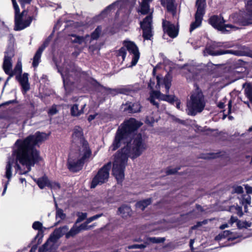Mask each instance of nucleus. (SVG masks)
Segmentation results:
<instances>
[{"label":"nucleus","instance_id":"22","mask_svg":"<svg viewBox=\"0 0 252 252\" xmlns=\"http://www.w3.org/2000/svg\"><path fill=\"white\" fill-rule=\"evenodd\" d=\"M34 180L41 189L45 187H49L51 189H59L60 188L58 183L50 182L46 176H43L37 179H34Z\"/></svg>","mask_w":252,"mask_h":252},{"label":"nucleus","instance_id":"52","mask_svg":"<svg viewBox=\"0 0 252 252\" xmlns=\"http://www.w3.org/2000/svg\"><path fill=\"white\" fill-rule=\"evenodd\" d=\"M246 10L248 13L252 15V0L248 1L246 5Z\"/></svg>","mask_w":252,"mask_h":252},{"label":"nucleus","instance_id":"54","mask_svg":"<svg viewBox=\"0 0 252 252\" xmlns=\"http://www.w3.org/2000/svg\"><path fill=\"white\" fill-rule=\"evenodd\" d=\"M88 223H87L86 221L85 223H82L80 226H78V227L80 229V232L82 230H87L90 228L91 226H88Z\"/></svg>","mask_w":252,"mask_h":252},{"label":"nucleus","instance_id":"32","mask_svg":"<svg viewBox=\"0 0 252 252\" xmlns=\"http://www.w3.org/2000/svg\"><path fill=\"white\" fill-rule=\"evenodd\" d=\"M118 211L120 214L123 218L127 217L131 215V208L127 205L122 206L119 208Z\"/></svg>","mask_w":252,"mask_h":252},{"label":"nucleus","instance_id":"61","mask_svg":"<svg viewBox=\"0 0 252 252\" xmlns=\"http://www.w3.org/2000/svg\"><path fill=\"white\" fill-rule=\"evenodd\" d=\"M232 108V100H230L228 103V114H230L231 113Z\"/></svg>","mask_w":252,"mask_h":252},{"label":"nucleus","instance_id":"46","mask_svg":"<svg viewBox=\"0 0 252 252\" xmlns=\"http://www.w3.org/2000/svg\"><path fill=\"white\" fill-rule=\"evenodd\" d=\"M51 37L49 36L44 42L43 44L39 47L38 49L39 50L43 52L44 50L45 49V48L48 45L50 40H51Z\"/></svg>","mask_w":252,"mask_h":252},{"label":"nucleus","instance_id":"27","mask_svg":"<svg viewBox=\"0 0 252 252\" xmlns=\"http://www.w3.org/2000/svg\"><path fill=\"white\" fill-rule=\"evenodd\" d=\"M240 71H234L233 70L230 72L228 78L231 79V82H234L240 79H243L245 77V70L244 68H241Z\"/></svg>","mask_w":252,"mask_h":252},{"label":"nucleus","instance_id":"50","mask_svg":"<svg viewBox=\"0 0 252 252\" xmlns=\"http://www.w3.org/2000/svg\"><path fill=\"white\" fill-rule=\"evenodd\" d=\"M102 215H103V214H97V215H94L93 217H91L87 219V223H89L91 222L92 221H93L95 220H97V219L101 217Z\"/></svg>","mask_w":252,"mask_h":252},{"label":"nucleus","instance_id":"37","mask_svg":"<svg viewBox=\"0 0 252 252\" xmlns=\"http://www.w3.org/2000/svg\"><path fill=\"white\" fill-rule=\"evenodd\" d=\"M101 32V28L100 26L97 27L94 31L92 33L91 35H90V38L89 39L88 44L91 43L92 40L97 39Z\"/></svg>","mask_w":252,"mask_h":252},{"label":"nucleus","instance_id":"31","mask_svg":"<svg viewBox=\"0 0 252 252\" xmlns=\"http://www.w3.org/2000/svg\"><path fill=\"white\" fill-rule=\"evenodd\" d=\"M152 0H142L140 4L139 12L142 14H146L150 11L149 2Z\"/></svg>","mask_w":252,"mask_h":252},{"label":"nucleus","instance_id":"51","mask_svg":"<svg viewBox=\"0 0 252 252\" xmlns=\"http://www.w3.org/2000/svg\"><path fill=\"white\" fill-rule=\"evenodd\" d=\"M179 169H180V167H178L177 168H168L166 169V173L167 175L174 174L176 173Z\"/></svg>","mask_w":252,"mask_h":252},{"label":"nucleus","instance_id":"23","mask_svg":"<svg viewBox=\"0 0 252 252\" xmlns=\"http://www.w3.org/2000/svg\"><path fill=\"white\" fill-rule=\"evenodd\" d=\"M72 138V142L78 145L82 144L83 142H87L83 138L82 129L79 126H76L74 128Z\"/></svg>","mask_w":252,"mask_h":252},{"label":"nucleus","instance_id":"36","mask_svg":"<svg viewBox=\"0 0 252 252\" xmlns=\"http://www.w3.org/2000/svg\"><path fill=\"white\" fill-rule=\"evenodd\" d=\"M42 53V52L39 50L38 49L36 52L33 58L32 66L34 67H36L40 62V59Z\"/></svg>","mask_w":252,"mask_h":252},{"label":"nucleus","instance_id":"11","mask_svg":"<svg viewBox=\"0 0 252 252\" xmlns=\"http://www.w3.org/2000/svg\"><path fill=\"white\" fill-rule=\"evenodd\" d=\"M232 22L240 26L252 25V15L248 12L235 13L231 16Z\"/></svg>","mask_w":252,"mask_h":252},{"label":"nucleus","instance_id":"29","mask_svg":"<svg viewBox=\"0 0 252 252\" xmlns=\"http://www.w3.org/2000/svg\"><path fill=\"white\" fill-rule=\"evenodd\" d=\"M243 87L245 88V94L252 103V84L251 83L243 84Z\"/></svg>","mask_w":252,"mask_h":252},{"label":"nucleus","instance_id":"45","mask_svg":"<svg viewBox=\"0 0 252 252\" xmlns=\"http://www.w3.org/2000/svg\"><path fill=\"white\" fill-rule=\"evenodd\" d=\"M51 37L49 36L44 42L43 44L39 47L38 49L39 50L43 52L44 50L45 49V48L48 45L50 40H51Z\"/></svg>","mask_w":252,"mask_h":252},{"label":"nucleus","instance_id":"57","mask_svg":"<svg viewBox=\"0 0 252 252\" xmlns=\"http://www.w3.org/2000/svg\"><path fill=\"white\" fill-rule=\"evenodd\" d=\"M234 190V192L237 193L238 194H241L244 192L243 188L240 186H238L235 187Z\"/></svg>","mask_w":252,"mask_h":252},{"label":"nucleus","instance_id":"55","mask_svg":"<svg viewBox=\"0 0 252 252\" xmlns=\"http://www.w3.org/2000/svg\"><path fill=\"white\" fill-rule=\"evenodd\" d=\"M240 220L237 217L231 216L230 220L228 221V223L231 225H232L234 223L236 222V224H238V221Z\"/></svg>","mask_w":252,"mask_h":252},{"label":"nucleus","instance_id":"26","mask_svg":"<svg viewBox=\"0 0 252 252\" xmlns=\"http://www.w3.org/2000/svg\"><path fill=\"white\" fill-rule=\"evenodd\" d=\"M16 79L22 86L23 89L25 92L30 89V84L28 82V74L24 73L22 75H17Z\"/></svg>","mask_w":252,"mask_h":252},{"label":"nucleus","instance_id":"25","mask_svg":"<svg viewBox=\"0 0 252 252\" xmlns=\"http://www.w3.org/2000/svg\"><path fill=\"white\" fill-rule=\"evenodd\" d=\"M162 6L166 7L168 12L171 13L173 17L176 15V5L174 0H160Z\"/></svg>","mask_w":252,"mask_h":252},{"label":"nucleus","instance_id":"34","mask_svg":"<svg viewBox=\"0 0 252 252\" xmlns=\"http://www.w3.org/2000/svg\"><path fill=\"white\" fill-rule=\"evenodd\" d=\"M151 203V199L148 198L142 201H140L136 203V207L137 209H139L141 210H144V209Z\"/></svg>","mask_w":252,"mask_h":252},{"label":"nucleus","instance_id":"14","mask_svg":"<svg viewBox=\"0 0 252 252\" xmlns=\"http://www.w3.org/2000/svg\"><path fill=\"white\" fill-rule=\"evenodd\" d=\"M84 163L78 157L75 155L73 152H71L69 155L67 160V167L73 172H76L82 169Z\"/></svg>","mask_w":252,"mask_h":252},{"label":"nucleus","instance_id":"15","mask_svg":"<svg viewBox=\"0 0 252 252\" xmlns=\"http://www.w3.org/2000/svg\"><path fill=\"white\" fill-rule=\"evenodd\" d=\"M165 241L164 238L161 237H151L147 238L144 240V243L139 244H133L126 247V251L127 249H140L143 250L146 248L151 243H160Z\"/></svg>","mask_w":252,"mask_h":252},{"label":"nucleus","instance_id":"21","mask_svg":"<svg viewBox=\"0 0 252 252\" xmlns=\"http://www.w3.org/2000/svg\"><path fill=\"white\" fill-rule=\"evenodd\" d=\"M69 228L67 225H64L62 227L56 228L54 232L51 234L48 241H52L54 243L56 242L63 235L66 236V233L67 232Z\"/></svg>","mask_w":252,"mask_h":252},{"label":"nucleus","instance_id":"9","mask_svg":"<svg viewBox=\"0 0 252 252\" xmlns=\"http://www.w3.org/2000/svg\"><path fill=\"white\" fill-rule=\"evenodd\" d=\"M111 167V162H109L100 169L92 180L91 185V188H94L96 186L101 185L107 181L109 177V170Z\"/></svg>","mask_w":252,"mask_h":252},{"label":"nucleus","instance_id":"47","mask_svg":"<svg viewBox=\"0 0 252 252\" xmlns=\"http://www.w3.org/2000/svg\"><path fill=\"white\" fill-rule=\"evenodd\" d=\"M189 70L190 73H191L195 75H197L198 74L200 73L202 69L201 68H198L193 66L190 65Z\"/></svg>","mask_w":252,"mask_h":252},{"label":"nucleus","instance_id":"64","mask_svg":"<svg viewBox=\"0 0 252 252\" xmlns=\"http://www.w3.org/2000/svg\"><path fill=\"white\" fill-rule=\"evenodd\" d=\"M225 105L224 103L222 102H219L218 104V107L220 109H223L224 108Z\"/></svg>","mask_w":252,"mask_h":252},{"label":"nucleus","instance_id":"42","mask_svg":"<svg viewBox=\"0 0 252 252\" xmlns=\"http://www.w3.org/2000/svg\"><path fill=\"white\" fill-rule=\"evenodd\" d=\"M56 217L57 219L60 218L61 220H63L65 218L66 215L62 209L57 208L56 212Z\"/></svg>","mask_w":252,"mask_h":252},{"label":"nucleus","instance_id":"8","mask_svg":"<svg viewBox=\"0 0 252 252\" xmlns=\"http://www.w3.org/2000/svg\"><path fill=\"white\" fill-rule=\"evenodd\" d=\"M13 7L15 10V31H20L29 26L33 20L32 16H29L25 20L22 19V16L19 14L20 9L15 1V0H11Z\"/></svg>","mask_w":252,"mask_h":252},{"label":"nucleus","instance_id":"41","mask_svg":"<svg viewBox=\"0 0 252 252\" xmlns=\"http://www.w3.org/2000/svg\"><path fill=\"white\" fill-rule=\"evenodd\" d=\"M220 157V153H208L204 156H202L201 158L204 159H215Z\"/></svg>","mask_w":252,"mask_h":252},{"label":"nucleus","instance_id":"49","mask_svg":"<svg viewBox=\"0 0 252 252\" xmlns=\"http://www.w3.org/2000/svg\"><path fill=\"white\" fill-rule=\"evenodd\" d=\"M222 29L220 30L222 32H228V30H226L227 28H234L235 27L231 24H225V23L222 25Z\"/></svg>","mask_w":252,"mask_h":252},{"label":"nucleus","instance_id":"39","mask_svg":"<svg viewBox=\"0 0 252 252\" xmlns=\"http://www.w3.org/2000/svg\"><path fill=\"white\" fill-rule=\"evenodd\" d=\"M22 71V63L21 62L18 61L14 70L12 69V72L14 75L16 74H17V75H19L21 74Z\"/></svg>","mask_w":252,"mask_h":252},{"label":"nucleus","instance_id":"35","mask_svg":"<svg viewBox=\"0 0 252 252\" xmlns=\"http://www.w3.org/2000/svg\"><path fill=\"white\" fill-rule=\"evenodd\" d=\"M32 227L33 229L38 231L36 238L38 237L39 235H42L43 226L41 222L39 221H34L32 224Z\"/></svg>","mask_w":252,"mask_h":252},{"label":"nucleus","instance_id":"17","mask_svg":"<svg viewBox=\"0 0 252 252\" xmlns=\"http://www.w3.org/2000/svg\"><path fill=\"white\" fill-rule=\"evenodd\" d=\"M162 27L165 33L172 38H175L179 33V27L178 25H174L165 20H163Z\"/></svg>","mask_w":252,"mask_h":252},{"label":"nucleus","instance_id":"18","mask_svg":"<svg viewBox=\"0 0 252 252\" xmlns=\"http://www.w3.org/2000/svg\"><path fill=\"white\" fill-rule=\"evenodd\" d=\"M118 8V10L116 13L119 15L122 13H128V4L127 2L124 1H119L110 5L103 11V13H106L113 9Z\"/></svg>","mask_w":252,"mask_h":252},{"label":"nucleus","instance_id":"53","mask_svg":"<svg viewBox=\"0 0 252 252\" xmlns=\"http://www.w3.org/2000/svg\"><path fill=\"white\" fill-rule=\"evenodd\" d=\"M156 121V120L152 116H149L147 117L145 122L146 123L152 125Z\"/></svg>","mask_w":252,"mask_h":252},{"label":"nucleus","instance_id":"59","mask_svg":"<svg viewBox=\"0 0 252 252\" xmlns=\"http://www.w3.org/2000/svg\"><path fill=\"white\" fill-rule=\"evenodd\" d=\"M147 238V237H145L143 239H142L141 237H139L138 238H135L133 240V241L135 242L144 243V240H145Z\"/></svg>","mask_w":252,"mask_h":252},{"label":"nucleus","instance_id":"62","mask_svg":"<svg viewBox=\"0 0 252 252\" xmlns=\"http://www.w3.org/2000/svg\"><path fill=\"white\" fill-rule=\"evenodd\" d=\"M239 236H234L233 235V234L232 233L231 235H229L228 238H227V240L228 241H233L235 239H236V238H238Z\"/></svg>","mask_w":252,"mask_h":252},{"label":"nucleus","instance_id":"28","mask_svg":"<svg viewBox=\"0 0 252 252\" xmlns=\"http://www.w3.org/2000/svg\"><path fill=\"white\" fill-rule=\"evenodd\" d=\"M140 105L139 103H132L130 102L125 104L124 111L128 113H137L140 111Z\"/></svg>","mask_w":252,"mask_h":252},{"label":"nucleus","instance_id":"56","mask_svg":"<svg viewBox=\"0 0 252 252\" xmlns=\"http://www.w3.org/2000/svg\"><path fill=\"white\" fill-rule=\"evenodd\" d=\"M57 113V110L55 105L53 106L48 111V114L50 115H54Z\"/></svg>","mask_w":252,"mask_h":252},{"label":"nucleus","instance_id":"40","mask_svg":"<svg viewBox=\"0 0 252 252\" xmlns=\"http://www.w3.org/2000/svg\"><path fill=\"white\" fill-rule=\"evenodd\" d=\"M251 226V223L248 222L247 221H241L239 220L238 221V224H237V226L239 229L242 228H247L248 227H250Z\"/></svg>","mask_w":252,"mask_h":252},{"label":"nucleus","instance_id":"13","mask_svg":"<svg viewBox=\"0 0 252 252\" xmlns=\"http://www.w3.org/2000/svg\"><path fill=\"white\" fill-rule=\"evenodd\" d=\"M78 152L74 153L75 155L84 163L89 161L92 157V151L87 142H83L82 144L78 145Z\"/></svg>","mask_w":252,"mask_h":252},{"label":"nucleus","instance_id":"7","mask_svg":"<svg viewBox=\"0 0 252 252\" xmlns=\"http://www.w3.org/2000/svg\"><path fill=\"white\" fill-rule=\"evenodd\" d=\"M206 0H196L194 15V21L190 25V32L202 25L203 17L206 13Z\"/></svg>","mask_w":252,"mask_h":252},{"label":"nucleus","instance_id":"60","mask_svg":"<svg viewBox=\"0 0 252 252\" xmlns=\"http://www.w3.org/2000/svg\"><path fill=\"white\" fill-rule=\"evenodd\" d=\"M31 1V0H19V1L20 2L22 7H23L24 5L26 4L30 3Z\"/></svg>","mask_w":252,"mask_h":252},{"label":"nucleus","instance_id":"48","mask_svg":"<svg viewBox=\"0 0 252 252\" xmlns=\"http://www.w3.org/2000/svg\"><path fill=\"white\" fill-rule=\"evenodd\" d=\"M208 223V220H204L203 221H198L197 222L196 224L194 225L193 226H191V229H195L199 227L202 226L203 224H206Z\"/></svg>","mask_w":252,"mask_h":252},{"label":"nucleus","instance_id":"38","mask_svg":"<svg viewBox=\"0 0 252 252\" xmlns=\"http://www.w3.org/2000/svg\"><path fill=\"white\" fill-rule=\"evenodd\" d=\"M232 232L229 230H224L215 237V240L220 241L224 238H228L229 235H231Z\"/></svg>","mask_w":252,"mask_h":252},{"label":"nucleus","instance_id":"58","mask_svg":"<svg viewBox=\"0 0 252 252\" xmlns=\"http://www.w3.org/2000/svg\"><path fill=\"white\" fill-rule=\"evenodd\" d=\"M236 210L237 211V214L239 217H242L243 215V213L242 211V208L241 206H237L236 207Z\"/></svg>","mask_w":252,"mask_h":252},{"label":"nucleus","instance_id":"44","mask_svg":"<svg viewBox=\"0 0 252 252\" xmlns=\"http://www.w3.org/2000/svg\"><path fill=\"white\" fill-rule=\"evenodd\" d=\"M242 204L244 206L245 209L247 208V205H250L251 203V198L249 195H247L246 197H243L241 200Z\"/></svg>","mask_w":252,"mask_h":252},{"label":"nucleus","instance_id":"20","mask_svg":"<svg viewBox=\"0 0 252 252\" xmlns=\"http://www.w3.org/2000/svg\"><path fill=\"white\" fill-rule=\"evenodd\" d=\"M225 22V20L221 15H214L208 19V23L219 31L222 29V25Z\"/></svg>","mask_w":252,"mask_h":252},{"label":"nucleus","instance_id":"4","mask_svg":"<svg viewBox=\"0 0 252 252\" xmlns=\"http://www.w3.org/2000/svg\"><path fill=\"white\" fill-rule=\"evenodd\" d=\"M56 66L63 80L66 92L64 100L67 102L68 99L67 96V94L71 90V86L73 84L74 81L76 78L84 75V72H82L80 68L75 66L74 64L68 59H64L63 63L62 65H60L58 63H56Z\"/></svg>","mask_w":252,"mask_h":252},{"label":"nucleus","instance_id":"30","mask_svg":"<svg viewBox=\"0 0 252 252\" xmlns=\"http://www.w3.org/2000/svg\"><path fill=\"white\" fill-rule=\"evenodd\" d=\"M86 106V104H84L81 106V109H79L78 105L77 104L73 105L71 108V114L73 116H79L81 114L84 113L83 109Z\"/></svg>","mask_w":252,"mask_h":252},{"label":"nucleus","instance_id":"16","mask_svg":"<svg viewBox=\"0 0 252 252\" xmlns=\"http://www.w3.org/2000/svg\"><path fill=\"white\" fill-rule=\"evenodd\" d=\"M14 166L16 172H18L20 174L21 167H20V169H17L15 165V161L14 159L9 158L8 160L6 166V171H5V177L8 179L7 181L5 182L4 185V189L3 192L2 193V195H4L6 191L8 185L9 184V182L10 181L11 178L12 177V167Z\"/></svg>","mask_w":252,"mask_h":252},{"label":"nucleus","instance_id":"10","mask_svg":"<svg viewBox=\"0 0 252 252\" xmlns=\"http://www.w3.org/2000/svg\"><path fill=\"white\" fill-rule=\"evenodd\" d=\"M222 46L221 42L217 43H214L208 47L205 48V51L209 55L213 56H220L224 54H232L236 56H240L241 55L240 52L238 50H215L216 47H221Z\"/></svg>","mask_w":252,"mask_h":252},{"label":"nucleus","instance_id":"33","mask_svg":"<svg viewBox=\"0 0 252 252\" xmlns=\"http://www.w3.org/2000/svg\"><path fill=\"white\" fill-rule=\"evenodd\" d=\"M80 232V229L77 226L76 223L73 225L69 231L66 233V238L68 239L73 237Z\"/></svg>","mask_w":252,"mask_h":252},{"label":"nucleus","instance_id":"6","mask_svg":"<svg viewBox=\"0 0 252 252\" xmlns=\"http://www.w3.org/2000/svg\"><path fill=\"white\" fill-rule=\"evenodd\" d=\"M193 85L194 89L190 96V115L192 116L201 112L205 106L204 96L201 89L196 83Z\"/></svg>","mask_w":252,"mask_h":252},{"label":"nucleus","instance_id":"19","mask_svg":"<svg viewBox=\"0 0 252 252\" xmlns=\"http://www.w3.org/2000/svg\"><path fill=\"white\" fill-rule=\"evenodd\" d=\"M14 55L13 50L12 48L8 49L5 52L2 68L5 73H9L10 71H12V58Z\"/></svg>","mask_w":252,"mask_h":252},{"label":"nucleus","instance_id":"2","mask_svg":"<svg viewBox=\"0 0 252 252\" xmlns=\"http://www.w3.org/2000/svg\"><path fill=\"white\" fill-rule=\"evenodd\" d=\"M48 137L46 133L36 132L24 139H18L14 144L11 158L14 159L15 165L20 169L19 161L25 165L27 170H20V174H25L31 170V167L40 160L39 152L34 148L35 146L46 140Z\"/></svg>","mask_w":252,"mask_h":252},{"label":"nucleus","instance_id":"63","mask_svg":"<svg viewBox=\"0 0 252 252\" xmlns=\"http://www.w3.org/2000/svg\"><path fill=\"white\" fill-rule=\"evenodd\" d=\"M194 243V240L190 239V252H194L193 248V244Z\"/></svg>","mask_w":252,"mask_h":252},{"label":"nucleus","instance_id":"24","mask_svg":"<svg viewBox=\"0 0 252 252\" xmlns=\"http://www.w3.org/2000/svg\"><path fill=\"white\" fill-rule=\"evenodd\" d=\"M90 35H86L85 36L77 35L72 34L69 35V40L73 43H77L80 45L84 44L86 46L88 44Z\"/></svg>","mask_w":252,"mask_h":252},{"label":"nucleus","instance_id":"1","mask_svg":"<svg viewBox=\"0 0 252 252\" xmlns=\"http://www.w3.org/2000/svg\"><path fill=\"white\" fill-rule=\"evenodd\" d=\"M142 125L135 119L130 118L125 121L117 131L111 147L112 150H116L122 144H126L114 157L112 172L118 183L122 182L124 178L125 169L130 155L131 158H136L146 149L141 134H135V132Z\"/></svg>","mask_w":252,"mask_h":252},{"label":"nucleus","instance_id":"3","mask_svg":"<svg viewBox=\"0 0 252 252\" xmlns=\"http://www.w3.org/2000/svg\"><path fill=\"white\" fill-rule=\"evenodd\" d=\"M158 66L154 68L153 77L148 84V87L152 90L149 100L153 105L158 107V104L155 98L166 101L170 103L176 101V107L180 109V102L173 95H169V89L171 86L172 76L168 72L164 77L157 73Z\"/></svg>","mask_w":252,"mask_h":252},{"label":"nucleus","instance_id":"43","mask_svg":"<svg viewBox=\"0 0 252 252\" xmlns=\"http://www.w3.org/2000/svg\"><path fill=\"white\" fill-rule=\"evenodd\" d=\"M77 216H78V219L75 222L76 224L79 223L85 220L87 218V214L86 213L78 212Z\"/></svg>","mask_w":252,"mask_h":252},{"label":"nucleus","instance_id":"5","mask_svg":"<svg viewBox=\"0 0 252 252\" xmlns=\"http://www.w3.org/2000/svg\"><path fill=\"white\" fill-rule=\"evenodd\" d=\"M123 45L124 46L120 49L118 53L119 59L120 60L121 58L123 61H124L126 58L127 51L128 55L127 60L131 61V64L128 65V67L135 65L140 57V53L138 47L134 42L129 40L124 41Z\"/></svg>","mask_w":252,"mask_h":252},{"label":"nucleus","instance_id":"12","mask_svg":"<svg viewBox=\"0 0 252 252\" xmlns=\"http://www.w3.org/2000/svg\"><path fill=\"white\" fill-rule=\"evenodd\" d=\"M141 28L143 30V36L145 39L151 40L153 35L152 26V16L151 13L147 16L140 22Z\"/></svg>","mask_w":252,"mask_h":252}]
</instances>
